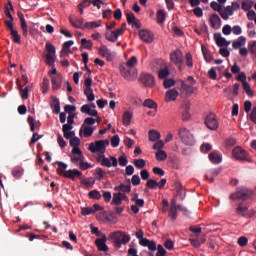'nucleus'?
<instances>
[{
    "instance_id": "nucleus-9",
    "label": "nucleus",
    "mask_w": 256,
    "mask_h": 256,
    "mask_svg": "<svg viewBox=\"0 0 256 256\" xmlns=\"http://www.w3.org/2000/svg\"><path fill=\"white\" fill-rule=\"evenodd\" d=\"M121 35H123V29H117L114 31L106 30L105 39L110 43H115L119 39V37H121Z\"/></svg>"
},
{
    "instance_id": "nucleus-53",
    "label": "nucleus",
    "mask_w": 256,
    "mask_h": 256,
    "mask_svg": "<svg viewBox=\"0 0 256 256\" xmlns=\"http://www.w3.org/2000/svg\"><path fill=\"white\" fill-rule=\"evenodd\" d=\"M210 7L213 9V11H217V13H220L223 10V5L217 3L216 1L211 2Z\"/></svg>"
},
{
    "instance_id": "nucleus-61",
    "label": "nucleus",
    "mask_w": 256,
    "mask_h": 256,
    "mask_svg": "<svg viewBox=\"0 0 256 256\" xmlns=\"http://www.w3.org/2000/svg\"><path fill=\"white\" fill-rule=\"evenodd\" d=\"M253 7V2H249L248 0H244L242 2V9L243 11H249Z\"/></svg>"
},
{
    "instance_id": "nucleus-62",
    "label": "nucleus",
    "mask_w": 256,
    "mask_h": 256,
    "mask_svg": "<svg viewBox=\"0 0 256 256\" xmlns=\"http://www.w3.org/2000/svg\"><path fill=\"white\" fill-rule=\"evenodd\" d=\"M248 47H249V52L252 55L256 56V41H252V42L248 43Z\"/></svg>"
},
{
    "instance_id": "nucleus-31",
    "label": "nucleus",
    "mask_w": 256,
    "mask_h": 256,
    "mask_svg": "<svg viewBox=\"0 0 256 256\" xmlns=\"http://www.w3.org/2000/svg\"><path fill=\"white\" fill-rule=\"evenodd\" d=\"M131 119H133V113L125 111L122 118L123 125L129 127V125H131Z\"/></svg>"
},
{
    "instance_id": "nucleus-21",
    "label": "nucleus",
    "mask_w": 256,
    "mask_h": 256,
    "mask_svg": "<svg viewBox=\"0 0 256 256\" xmlns=\"http://www.w3.org/2000/svg\"><path fill=\"white\" fill-rule=\"evenodd\" d=\"M95 132V128L87 125H82L79 135H84V137H91Z\"/></svg>"
},
{
    "instance_id": "nucleus-49",
    "label": "nucleus",
    "mask_w": 256,
    "mask_h": 256,
    "mask_svg": "<svg viewBox=\"0 0 256 256\" xmlns=\"http://www.w3.org/2000/svg\"><path fill=\"white\" fill-rule=\"evenodd\" d=\"M157 161H165L167 159V152L163 150H158L156 152Z\"/></svg>"
},
{
    "instance_id": "nucleus-50",
    "label": "nucleus",
    "mask_w": 256,
    "mask_h": 256,
    "mask_svg": "<svg viewBox=\"0 0 256 256\" xmlns=\"http://www.w3.org/2000/svg\"><path fill=\"white\" fill-rule=\"evenodd\" d=\"M116 233H120L121 234L122 245H127V243H129V241H131V236L123 233L122 231H116Z\"/></svg>"
},
{
    "instance_id": "nucleus-11",
    "label": "nucleus",
    "mask_w": 256,
    "mask_h": 256,
    "mask_svg": "<svg viewBox=\"0 0 256 256\" xmlns=\"http://www.w3.org/2000/svg\"><path fill=\"white\" fill-rule=\"evenodd\" d=\"M95 245L98 251H103L104 253L109 251V246H107V236L105 234H101V238L95 240Z\"/></svg>"
},
{
    "instance_id": "nucleus-59",
    "label": "nucleus",
    "mask_w": 256,
    "mask_h": 256,
    "mask_svg": "<svg viewBox=\"0 0 256 256\" xmlns=\"http://www.w3.org/2000/svg\"><path fill=\"white\" fill-rule=\"evenodd\" d=\"M167 255V250L163 248V245L159 244L157 246V253L156 256H166Z\"/></svg>"
},
{
    "instance_id": "nucleus-38",
    "label": "nucleus",
    "mask_w": 256,
    "mask_h": 256,
    "mask_svg": "<svg viewBox=\"0 0 256 256\" xmlns=\"http://www.w3.org/2000/svg\"><path fill=\"white\" fill-rule=\"evenodd\" d=\"M202 53L206 63H211V61H213V55H211V52L204 46H202Z\"/></svg>"
},
{
    "instance_id": "nucleus-33",
    "label": "nucleus",
    "mask_w": 256,
    "mask_h": 256,
    "mask_svg": "<svg viewBox=\"0 0 256 256\" xmlns=\"http://www.w3.org/2000/svg\"><path fill=\"white\" fill-rule=\"evenodd\" d=\"M149 135V141H152L154 143L155 141H159L161 139V133H159L157 130H150L148 132Z\"/></svg>"
},
{
    "instance_id": "nucleus-26",
    "label": "nucleus",
    "mask_w": 256,
    "mask_h": 256,
    "mask_svg": "<svg viewBox=\"0 0 256 256\" xmlns=\"http://www.w3.org/2000/svg\"><path fill=\"white\" fill-rule=\"evenodd\" d=\"M70 24L75 27V29H83V18H69Z\"/></svg>"
},
{
    "instance_id": "nucleus-20",
    "label": "nucleus",
    "mask_w": 256,
    "mask_h": 256,
    "mask_svg": "<svg viewBox=\"0 0 256 256\" xmlns=\"http://www.w3.org/2000/svg\"><path fill=\"white\" fill-rule=\"evenodd\" d=\"M214 39L218 47H228V45H230V42H228L227 39L222 37L221 33L214 34Z\"/></svg>"
},
{
    "instance_id": "nucleus-36",
    "label": "nucleus",
    "mask_w": 256,
    "mask_h": 256,
    "mask_svg": "<svg viewBox=\"0 0 256 256\" xmlns=\"http://www.w3.org/2000/svg\"><path fill=\"white\" fill-rule=\"evenodd\" d=\"M94 175H95V179L97 181H101L103 179V177L107 176V172L102 170V168L98 167V168L95 169Z\"/></svg>"
},
{
    "instance_id": "nucleus-42",
    "label": "nucleus",
    "mask_w": 256,
    "mask_h": 256,
    "mask_svg": "<svg viewBox=\"0 0 256 256\" xmlns=\"http://www.w3.org/2000/svg\"><path fill=\"white\" fill-rule=\"evenodd\" d=\"M190 107H191V105L189 103H186L184 105V112L182 114L183 121H188V119L191 118V114L189 113Z\"/></svg>"
},
{
    "instance_id": "nucleus-63",
    "label": "nucleus",
    "mask_w": 256,
    "mask_h": 256,
    "mask_svg": "<svg viewBox=\"0 0 256 256\" xmlns=\"http://www.w3.org/2000/svg\"><path fill=\"white\" fill-rule=\"evenodd\" d=\"M120 139H119V135H114L112 138H111V145L112 147H119V143H120Z\"/></svg>"
},
{
    "instance_id": "nucleus-52",
    "label": "nucleus",
    "mask_w": 256,
    "mask_h": 256,
    "mask_svg": "<svg viewBox=\"0 0 256 256\" xmlns=\"http://www.w3.org/2000/svg\"><path fill=\"white\" fill-rule=\"evenodd\" d=\"M242 85L246 95H248V97H253V90H251L249 83L243 82Z\"/></svg>"
},
{
    "instance_id": "nucleus-10",
    "label": "nucleus",
    "mask_w": 256,
    "mask_h": 256,
    "mask_svg": "<svg viewBox=\"0 0 256 256\" xmlns=\"http://www.w3.org/2000/svg\"><path fill=\"white\" fill-rule=\"evenodd\" d=\"M98 161H101L102 167H117V158L115 156H111L109 160L102 154L99 156Z\"/></svg>"
},
{
    "instance_id": "nucleus-4",
    "label": "nucleus",
    "mask_w": 256,
    "mask_h": 256,
    "mask_svg": "<svg viewBox=\"0 0 256 256\" xmlns=\"http://www.w3.org/2000/svg\"><path fill=\"white\" fill-rule=\"evenodd\" d=\"M105 143L106 145H109V140H99L94 143L92 142L90 143L88 149L91 151V153H100L101 155H104L107 149Z\"/></svg>"
},
{
    "instance_id": "nucleus-27",
    "label": "nucleus",
    "mask_w": 256,
    "mask_h": 256,
    "mask_svg": "<svg viewBox=\"0 0 256 256\" xmlns=\"http://www.w3.org/2000/svg\"><path fill=\"white\" fill-rule=\"evenodd\" d=\"M245 43H247V38H245V36H240L236 41L232 43V47L233 49H241Z\"/></svg>"
},
{
    "instance_id": "nucleus-58",
    "label": "nucleus",
    "mask_w": 256,
    "mask_h": 256,
    "mask_svg": "<svg viewBox=\"0 0 256 256\" xmlns=\"http://www.w3.org/2000/svg\"><path fill=\"white\" fill-rule=\"evenodd\" d=\"M185 63L189 67V69H191L193 67V56L189 52L186 53V61H185Z\"/></svg>"
},
{
    "instance_id": "nucleus-3",
    "label": "nucleus",
    "mask_w": 256,
    "mask_h": 256,
    "mask_svg": "<svg viewBox=\"0 0 256 256\" xmlns=\"http://www.w3.org/2000/svg\"><path fill=\"white\" fill-rule=\"evenodd\" d=\"M251 197H253V191L247 188H239L236 193L230 195V199H232V201H237V199L247 201V199H251Z\"/></svg>"
},
{
    "instance_id": "nucleus-35",
    "label": "nucleus",
    "mask_w": 256,
    "mask_h": 256,
    "mask_svg": "<svg viewBox=\"0 0 256 256\" xmlns=\"http://www.w3.org/2000/svg\"><path fill=\"white\" fill-rule=\"evenodd\" d=\"M123 201L121 200V192H117L113 194V198L111 201V205H115L116 207H119Z\"/></svg>"
},
{
    "instance_id": "nucleus-43",
    "label": "nucleus",
    "mask_w": 256,
    "mask_h": 256,
    "mask_svg": "<svg viewBox=\"0 0 256 256\" xmlns=\"http://www.w3.org/2000/svg\"><path fill=\"white\" fill-rule=\"evenodd\" d=\"M80 43L84 49H88L89 51H91L93 49V42L91 40L82 38Z\"/></svg>"
},
{
    "instance_id": "nucleus-12",
    "label": "nucleus",
    "mask_w": 256,
    "mask_h": 256,
    "mask_svg": "<svg viewBox=\"0 0 256 256\" xmlns=\"http://www.w3.org/2000/svg\"><path fill=\"white\" fill-rule=\"evenodd\" d=\"M139 80L145 87H153L155 85V78L149 73H142Z\"/></svg>"
},
{
    "instance_id": "nucleus-18",
    "label": "nucleus",
    "mask_w": 256,
    "mask_h": 256,
    "mask_svg": "<svg viewBox=\"0 0 256 256\" xmlns=\"http://www.w3.org/2000/svg\"><path fill=\"white\" fill-rule=\"evenodd\" d=\"M83 176V172L77 170V169H72V170H67L65 172V176L66 179H71V181H75V179H77V177H82Z\"/></svg>"
},
{
    "instance_id": "nucleus-34",
    "label": "nucleus",
    "mask_w": 256,
    "mask_h": 256,
    "mask_svg": "<svg viewBox=\"0 0 256 256\" xmlns=\"http://www.w3.org/2000/svg\"><path fill=\"white\" fill-rule=\"evenodd\" d=\"M56 165H58V175H62L63 177H65V173H67V164H65L64 162H56Z\"/></svg>"
},
{
    "instance_id": "nucleus-60",
    "label": "nucleus",
    "mask_w": 256,
    "mask_h": 256,
    "mask_svg": "<svg viewBox=\"0 0 256 256\" xmlns=\"http://www.w3.org/2000/svg\"><path fill=\"white\" fill-rule=\"evenodd\" d=\"M79 167L82 171H87V169H91V164L88 162L83 161V159L79 162Z\"/></svg>"
},
{
    "instance_id": "nucleus-32",
    "label": "nucleus",
    "mask_w": 256,
    "mask_h": 256,
    "mask_svg": "<svg viewBox=\"0 0 256 256\" xmlns=\"http://www.w3.org/2000/svg\"><path fill=\"white\" fill-rule=\"evenodd\" d=\"M221 173V168H216V169H212L210 170V175L211 178H209V175H205V178L210 181V183H213L215 181V177H217V175H220Z\"/></svg>"
},
{
    "instance_id": "nucleus-6",
    "label": "nucleus",
    "mask_w": 256,
    "mask_h": 256,
    "mask_svg": "<svg viewBox=\"0 0 256 256\" xmlns=\"http://www.w3.org/2000/svg\"><path fill=\"white\" fill-rule=\"evenodd\" d=\"M232 155L235 159H237V161H251L249 159V154L247 153V151H245L241 147H235L232 150Z\"/></svg>"
},
{
    "instance_id": "nucleus-37",
    "label": "nucleus",
    "mask_w": 256,
    "mask_h": 256,
    "mask_svg": "<svg viewBox=\"0 0 256 256\" xmlns=\"http://www.w3.org/2000/svg\"><path fill=\"white\" fill-rule=\"evenodd\" d=\"M12 175L15 179H21L23 177V168L21 166H16L12 169Z\"/></svg>"
},
{
    "instance_id": "nucleus-51",
    "label": "nucleus",
    "mask_w": 256,
    "mask_h": 256,
    "mask_svg": "<svg viewBox=\"0 0 256 256\" xmlns=\"http://www.w3.org/2000/svg\"><path fill=\"white\" fill-rule=\"evenodd\" d=\"M147 163L145 162V159H136L134 160V166L136 167V169H144L145 165Z\"/></svg>"
},
{
    "instance_id": "nucleus-57",
    "label": "nucleus",
    "mask_w": 256,
    "mask_h": 256,
    "mask_svg": "<svg viewBox=\"0 0 256 256\" xmlns=\"http://www.w3.org/2000/svg\"><path fill=\"white\" fill-rule=\"evenodd\" d=\"M111 50H109V48H107L105 45H102L99 48V55H101V57H106Z\"/></svg>"
},
{
    "instance_id": "nucleus-22",
    "label": "nucleus",
    "mask_w": 256,
    "mask_h": 256,
    "mask_svg": "<svg viewBox=\"0 0 256 256\" xmlns=\"http://www.w3.org/2000/svg\"><path fill=\"white\" fill-rule=\"evenodd\" d=\"M51 81H52L53 91H57L58 89H61V83H62L61 75L58 74L55 76H51Z\"/></svg>"
},
{
    "instance_id": "nucleus-24",
    "label": "nucleus",
    "mask_w": 256,
    "mask_h": 256,
    "mask_svg": "<svg viewBox=\"0 0 256 256\" xmlns=\"http://www.w3.org/2000/svg\"><path fill=\"white\" fill-rule=\"evenodd\" d=\"M51 109H53V113H55V115H59V113H61V103L57 97H52Z\"/></svg>"
},
{
    "instance_id": "nucleus-48",
    "label": "nucleus",
    "mask_w": 256,
    "mask_h": 256,
    "mask_svg": "<svg viewBox=\"0 0 256 256\" xmlns=\"http://www.w3.org/2000/svg\"><path fill=\"white\" fill-rule=\"evenodd\" d=\"M169 73V68H162L158 71V78L167 79V77H169Z\"/></svg>"
},
{
    "instance_id": "nucleus-55",
    "label": "nucleus",
    "mask_w": 256,
    "mask_h": 256,
    "mask_svg": "<svg viewBox=\"0 0 256 256\" xmlns=\"http://www.w3.org/2000/svg\"><path fill=\"white\" fill-rule=\"evenodd\" d=\"M93 213H95V210H93V208H90V207L81 208V215H83L84 217H86V215H93Z\"/></svg>"
},
{
    "instance_id": "nucleus-41",
    "label": "nucleus",
    "mask_w": 256,
    "mask_h": 256,
    "mask_svg": "<svg viewBox=\"0 0 256 256\" xmlns=\"http://www.w3.org/2000/svg\"><path fill=\"white\" fill-rule=\"evenodd\" d=\"M18 89L20 91V95L22 99H29V88L21 86V84H18Z\"/></svg>"
},
{
    "instance_id": "nucleus-17",
    "label": "nucleus",
    "mask_w": 256,
    "mask_h": 256,
    "mask_svg": "<svg viewBox=\"0 0 256 256\" xmlns=\"http://www.w3.org/2000/svg\"><path fill=\"white\" fill-rule=\"evenodd\" d=\"M110 239H112L115 249H121V245L123 242L121 241L120 232H113L109 235Z\"/></svg>"
},
{
    "instance_id": "nucleus-29",
    "label": "nucleus",
    "mask_w": 256,
    "mask_h": 256,
    "mask_svg": "<svg viewBox=\"0 0 256 256\" xmlns=\"http://www.w3.org/2000/svg\"><path fill=\"white\" fill-rule=\"evenodd\" d=\"M115 191H121L122 193H131V180H128V185L120 184L115 187Z\"/></svg>"
},
{
    "instance_id": "nucleus-16",
    "label": "nucleus",
    "mask_w": 256,
    "mask_h": 256,
    "mask_svg": "<svg viewBox=\"0 0 256 256\" xmlns=\"http://www.w3.org/2000/svg\"><path fill=\"white\" fill-rule=\"evenodd\" d=\"M27 123L30 127V131L32 133H35V130H39L41 128V121L39 120H35V118H33V116H29L27 118Z\"/></svg>"
},
{
    "instance_id": "nucleus-2",
    "label": "nucleus",
    "mask_w": 256,
    "mask_h": 256,
    "mask_svg": "<svg viewBox=\"0 0 256 256\" xmlns=\"http://www.w3.org/2000/svg\"><path fill=\"white\" fill-rule=\"evenodd\" d=\"M137 64V57L132 56L125 64H121L119 66L120 73L124 79L131 81L133 79V75H131V69L128 67H134Z\"/></svg>"
},
{
    "instance_id": "nucleus-45",
    "label": "nucleus",
    "mask_w": 256,
    "mask_h": 256,
    "mask_svg": "<svg viewBox=\"0 0 256 256\" xmlns=\"http://www.w3.org/2000/svg\"><path fill=\"white\" fill-rule=\"evenodd\" d=\"M84 95H86L87 101H95V94H93L92 88H85Z\"/></svg>"
},
{
    "instance_id": "nucleus-46",
    "label": "nucleus",
    "mask_w": 256,
    "mask_h": 256,
    "mask_svg": "<svg viewBox=\"0 0 256 256\" xmlns=\"http://www.w3.org/2000/svg\"><path fill=\"white\" fill-rule=\"evenodd\" d=\"M88 197L90 199H95L96 201H99V199H101L102 195H101V192H99L98 190H92L88 193Z\"/></svg>"
},
{
    "instance_id": "nucleus-25",
    "label": "nucleus",
    "mask_w": 256,
    "mask_h": 256,
    "mask_svg": "<svg viewBox=\"0 0 256 256\" xmlns=\"http://www.w3.org/2000/svg\"><path fill=\"white\" fill-rule=\"evenodd\" d=\"M209 160L211 163H214L215 165H219L221 161H223V157L219 154V152H211L209 154Z\"/></svg>"
},
{
    "instance_id": "nucleus-5",
    "label": "nucleus",
    "mask_w": 256,
    "mask_h": 256,
    "mask_svg": "<svg viewBox=\"0 0 256 256\" xmlns=\"http://www.w3.org/2000/svg\"><path fill=\"white\" fill-rule=\"evenodd\" d=\"M178 135L182 143H184V145H194L195 138L187 128L185 127L180 128L178 130Z\"/></svg>"
},
{
    "instance_id": "nucleus-30",
    "label": "nucleus",
    "mask_w": 256,
    "mask_h": 256,
    "mask_svg": "<svg viewBox=\"0 0 256 256\" xmlns=\"http://www.w3.org/2000/svg\"><path fill=\"white\" fill-rule=\"evenodd\" d=\"M169 217L172 221H175L177 219V204L175 202H171Z\"/></svg>"
},
{
    "instance_id": "nucleus-47",
    "label": "nucleus",
    "mask_w": 256,
    "mask_h": 256,
    "mask_svg": "<svg viewBox=\"0 0 256 256\" xmlns=\"http://www.w3.org/2000/svg\"><path fill=\"white\" fill-rule=\"evenodd\" d=\"M143 107H148V109H157V103H155V101L152 99H146L143 102Z\"/></svg>"
},
{
    "instance_id": "nucleus-23",
    "label": "nucleus",
    "mask_w": 256,
    "mask_h": 256,
    "mask_svg": "<svg viewBox=\"0 0 256 256\" xmlns=\"http://www.w3.org/2000/svg\"><path fill=\"white\" fill-rule=\"evenodd\" d=\"M101 25H103L101 20L86 22L84 23L82 29H98V27H101Z\"/></svg>"
},
{
    "instance_id": "nucleus-44",
    "label": "nucleus",
    "mask_w": 256,
    "mask_h": 256,
    "mask_svg": "<svg viewBox=\"0 0 256 256\" xmlns=\"http://www.w3.org/2000/svg\"><path fill=\"white\" fill-rule=\"evenodd\" d=\"M10 35H11L12 41L14 43H17L18 45L21 44V36L19 35V32L17 30H12L10 32Z\"/></svg>"
},
{
    "instance_id": "nucleus-56",
    "label": "nucleus",
    "mask_w": 256,
    "mask_h": 256,
    "mask_svg": "<svg viewBox=\"0 0 256 256\" xmlns=\"http://www.w3.org/2000/svg\"><path fill=\"white\" fill-rule=\"evenodd\" d=\"M117 163H119L120 167H127L129 160L127 159V156L122 155L118 158Z\"/></svg>"
},
{
    "instance_id": "nucleus-40",
    "label": "nucleus",
    "mask_w": 256,
    "mask_h": 256,
    "mask_svg": "<svg viewBox=\"0 0 256 256\" xmlns=\"http://www.w3.org/2000/svg\"><path fill=\"white\" fill-rule=\"evenodd\" d=\"M247 206H243V204H239V206L236 208V213L237 215H241L242 217H247V211H248Z\"/></svg>"
},
{
    "instance_id": "nucleus-39",
    "label": "nucleus",
    "mask_w": 256,
    "mask_h": 256,
    "mask_svg": "<svg viewBox=\"0 0 256 256\" xmlns=\"http://www.w3.org/2000/svg\"><path fill=\"white\" fill-rule=\"evenodd\" d=\"M167 17V13L165 10H158L156 14L157 23H165V18Z\"/></svg>"
},
{
    "instance_id": "nucleus-1",
    "label": "nucleus",
    "mask_w": 256,
    "mask_h": 256,
    "mask_svg": "<svg viewBox=\"0 0 256 256\" xmlns=\"http://www.w3.org/2000/svg\"><path fill=\"white\" fill-rule=\"evenodd\" d=\"M45 49L47 51L45 63L49 67H53L51 75H57V68H55V60L57 59L55 46L51 42H46Z\"/></svg>"
},
{
    "instance_id": "nucleus-14",
    "label": "nucleus",
    "mask_w": 256,
    "mask_h": 256,
    "mask_svg": "<svg viewBox=\"0 0 256 256\" xmlns=\"http://www.w3.org/2000/svg\"><path fill=\"white\" fill-rule=\"evenodd\" d=\"M181 97H189V95H193L194 89L192 84H187L185 81L181 82Z\"/></svg>"
},
{
    "instance_id": "nucleus-28",
    "label": "nucleus",
    "mask_w": 256,
    "mask_h": 256,
    "mask_svg": "<svg viewBox=\"0 0 256 256\" xmlns=\"http://www.w3.org/2000/svg\"><path fill=\"white\" fill-rule=\"evenodd\" d=\"M177 97H179V92L175 89L169 90L166 92V101H176Z\"/></svg>"
},
{
    "instance_id": "nucleus-64",
    "label": "nucleus",
    "mask_w": 256,
    "mask_h": 256,
    "mask_svg": "<svg viewBox=\"0 0 256 256\" xmlns=\"http://www.w3.org/2000/svg\"><path fill=\"white\" fill-rule=\"evenodd\" d=\"M250 121L256 125V106L252 109L249 115Z\"/></svg>"
},
{
    "instance_id": "nucleus-19",
    "label": "nucleus",
    "mask_w": 256,
    "mask_h": 256,
    "mask_svg": "<svg viewBox=\"0 0 256 256\" xmlns=\"http://www.w3.org/2000/svg\"><path fill=\"white\" fill-rule=\"evenodd\" d=\"M209 21L212 29H221V18L219 17V15L212 14Z\"/></svg>"
},
{
    "instance_id": "nucleus-13",
    "label": "nucleus",
    "mask_w": 256,
    "mask_h": 256,
    "mask_svg": "<svg viewBox=\"0 0 256 256\" xmlns=\"http://www.w3.org/2000/svg\"><path fill=\"white\" fill-rule=\"evenodd\" d=\"M138 35L141 41H143L144 43H153V39H154L153 32L149 30H140L138 32Z\"/></svg>"
},
{
    "instance_id": "nucleus-54",
    "label": "nucleus",
    "mask_w": 256,
    "mask_h": 256,
    "mask_svg": "<svg viewBox=\"0 0 256 256\" xmlns=\"http://www.w3.org/2000/svg\"><path fill=\"white\" fill-rule=\"evenodd\" d=\"M159 185V182H157L154 179H149L146 183V187H148V189H157V187Z\"/></svg>"
},
{
    "instance_id": "nucleus-8",
    "label": "nucleus",
    "mask_w": 256,
    "mask_h": 256,
    "mask_svg": "<svg viewBox=\"0 0 256 256\" xmlns=\"http://www.w3.org/2000/svg\"><path fill=\"white\" fill-rule=\"evenodd\" d=\"M170 59L172 63H175V65H177L179 71H183V68H181V66L183 65V52H181V50H176L171 53Z\"/></svg>"
},
{
    "instance_id": "nucleus-15",
    "label": "nucleus",
    "mask_w": 256,
    "mask_h": 256,
    "mask_svg": "<svg viewBox=\"0 0 256 256\" xmlns=\"http://www.w3.org/2000/svg\"><path fill=\"white\" fill-rule=\"evenodd\" d=\"M18 19H20L23 37H27L29 35V27L27 26V21H25V15L22 12H18Z\"/></svg>"
},
{
    "instance_id": "nucleus-7",
    "label": "nucleus",
    "mask_w": 256,
    "mask_h": 256,
    "mask_svg": "<svg viewBox=\"0 0 256 256\" xmlns=\"http://www.w3.org/2000/svg\"><path fill=\"white\" fill-rule=\"evenodd\" d=\"M205 125L211 131H216L219 127V122L217 121V116L214 113H210L205 118Z\"/></svg>"
}]
</instances>
